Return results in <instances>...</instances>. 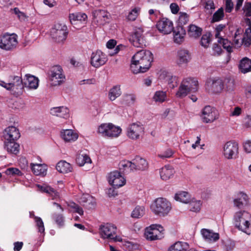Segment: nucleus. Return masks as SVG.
<instances>
[{
    "mask_svg": "<svg viewBox=\"0 0 251 251\" xmlns=\"http://www.w3.org/2000/svg\"><path fill=\"white\" fill-rule=\"evenodd\" d=\"M11 140H5L4 149L10 153L17 154L19 152L20 145L16 141Z\"/></svg>",
    "mask_w": 251,
    "mask_h": 251,
    "instance_id": "23",
    "label": "nucleus"
},
{
    "mask_svg": "<svg viewBox=\"0 0 251 251\" xmlns=\"http://www.w3.org/2000/svg\"><path fill=\"white\" fill-rule=\"evenodd\" d=\"M68 205L73 210L74 212L77 213L80 216L83 215L84 212L82 208L77 204L75 202H71Z\"/></svg>",
    "mask_w": 251,
    "mask_h": 251,
    "instance_id": "55",
    "label": "nucleus"
},
{
    "mask_svg": "<svg viewBox=\"0 0 251 251\" xmlns=\"http://www.w3.org/2000/svg\"><path fill=\"white\" fill-rule=\"evenodd\" d=\"M202 28L194 25L189 26L187 33L190 38L196 39L199 38L202 33Z\"/></svg>",
    "mask_w": 251,
    "mask_h": 251,
    "instance_id": "34",
    "label": "nucleus"
},
{
    "mask_svg": "<svg viewBox=\"0 0 251 251\" xmlns=\"http://www.w3.org/2000/svg\"><path fill=\"white\" fill-rule=\"evenodd\" d=\"M248 196L243 193H240V197L234 200V204L237 207L241 208L244 203H247Z\"/></svg>",
    "mask_w": 251,
    "mask_h": 251,
    "instance_id": "40",
    "label": "nucleus"
},
{
    "mask_svg": "<svg viewBox=\"0 0 251 251\" xmlns=\"http://www.w3.org/2000/svg\"><path fill=\"white\" fill-rule=\"evenodd\" d=\"M233 8V3L231 0H226V12L227 13H230Z\"/></svg>",
    "mask_w": 251,
    "mask_h": 251,
    "instance_id": "64",
    "label": "nucleus"
},
{
    "mask_svg": "<svg viewBox=\"0 0 251 251\" xmlns=\"http://www.w3.org/2000/svg\"><path fill=\"white\" fill-rule=\"evenodd\" d=\"M205 8L207 10H210V13L211 14L212 11L215 9L213 1L212 0H206Z\"/></svg>",
    "mask_w": 251,
    "mask_h": 251,
    "instance_id": "63",
    "label": "nucleus"
},
{
    "mask_svg": "<svg viewBox=\"0 0 251 251\" xmlns=\"http://www.w3.org/2000/svg\"><path fill=\"white\" fill-rule=\"evenodd\" d=\"M5 173L8 176H14L17 175L18 176H21L22 175L21 171L16 168H9L5 171Z\"/></svg>",
    "mask_w": 251,
    "mask_h": 251,
    "instance_id": "53",
    "label": "nucleus"
},
{
    "mask_svg": "<svg viewBox=\"0 0 251 251\" xmlns=\"http://www.w3.org/2000/svg\"><path fill=\"white\" fill-rule=\"evenodd\" d=\"M140 11V8L138 7H135L132 9L128 13L127 18L129 21H133L136 19L139 15Z\"/></svg>",
    "mask_w": 251,
    "mask_h": 251,
    "instance_id": "50",
    "label": "nucleus"
},
{
    "mask_svg": "<svg viewBox=\"0 0 251 251\" xmlns=\"http://www.w3.org/2000/svg\"><path fill=\"white\" fill-rule=\"evenodd\" d=\"M245 21L248 27L245 30L244 36L251 38V20L249 18H246Z\"/></svg>",
    "mask_w": 251,
    "mask_h": 251,
    "instance_id": "60",
    "label": "nucleus"
},
{
    "mask_svg": "<svg viewBox=\"0 0 251 251\" xmlns=\"http://www.w3.org/2000/svg\"><path fill=\"white\" fill-rule=\"evenodd\" d=\"M116 226L111 224L107 223L101 226L100 228V233L102 238L121 241V238L116 235Z\"/></svg>",
    "mask_w": 251,
    "mask_h": 251,
    "instance_id": "6",
    "label": "nucleus"
},
{
    "mask_svg": "<svg viewBox=\"0 0 251 251\" xmlns=\"http://www.w3.org/2000/svg\"><path fill=\"white\" fill-rule=\"evenodd\" d=\"M175 173L173 167L170 165H166L162 168L160 171L161 178L163 180H167L172 177Z\"/></svg>",
    "mask_w": 251,
    "mask_h": 251,
    "instance_id": "28",
    "label": "nucleus"
},
{
    "mask_svg": "<svg viewBox=\"0 0 251 251\" xmlns=\"http://www.w3.org/2000/svg\"><path fill=\"white\" fill-rule=\"evenodd\" d=\"M225 16L224 9L222 7L219 8L213 15L211 23H214L222 20Z\"/></svg>",
    "mask_w": 251,
    "mask_h": 251,
    "instance_id": "41",
    "label": "nucleus"
},
{
    "mask_svg": "<svg viewBox=\"0 0 251 251\" xmlns=\"http://www.w3.org/2000/svg\"><path fill=\"white\" fill-rule=\"evenodd\" d=\"M243 10L245 12V16L247 17L251 16V2H246L244 5Z\"/></svg>",
    "mask_w": 251,
    "mask_h": 251,
    "instance_id": "62",
    "label": "nucleus"
},
{
    "mask_svg": "<svg viewBox=\"0 0 251 251\" xmlns=\"http://www.w3.org/2000/svg\"><path fill=\"white\" fill-rule=\"evenodd\" d=\"M189 248L188 243L178 241L171 246L169 251H186Z\"/></svg>",
    "mask_w": 251,
    "mask_h": 251,
    "instance_id": "37",
    "label": "nucleus"
},
{
    "mask_svg": "<svg viewBox=\"0 0 251 251\" xmlns=\"http://www.w3.org/2000/svg\"><path fill=\"white\" fill-rule=\"evenodd\" d=\"M132 161L134 171H144L148 168L147 160L139 156H136Z\"/></svg>",
    "mask_w": 251,
    "mask_h": 251,
    "instance_id": "20",
    "label": "nucleus"
},
{
    "mask_svg": "<svg viewBox=\"0 0 251 251\" xmlns=\"http://www.w3.org/2000/svg\"><path fill=\"white\" fill-rule=\"evenodd\" d=\"M224 88L225 87L227 91H233L234 88V81L229 77L225 78L223 80Z\"/></svg>",
    "mask_w": 251,
    "mask_h": 251,
    "instance_id": "46",
    "label": "nucleus"
},
{
    "mask_svg": "<svg viewBox=\"0 0 251 251\" xmlns=\"http://www.w3.org/2000/svg\"><path fill=\"white\" fill-rule=\"evenodd\" d=\"M18 43L15 37L9 35H3L0 42V48L5 50H11L16 47Z\"/></svg>",
    "mask_w": 251,
    "mask_h": 251,
    "instance_id": "16",
    "label": "nucleus"
},
{
    "mask_svg": "<svg viewBox=\"0 0 251 251\" xmlns=\"http://www.w3.org/2000/svg\"><path fill=\"white\" fill-rule=\"evenodd\" d=\"M75 161L80 166H83L85 163H91V159L89 156L82 151L77 155Z\"/></svg>",
    "mask_w": 251,
    "mask_h": 251,
    "instance_id": "35",
    "label": "nucleus"
},
{
    "mask_svg": "<svg viewBox=\"0 0 251 251\" xmlns=\"http://www.w3.org/2000/svg\"><path fill=\"white\" fill-rule=\"evenodd\" d=\"M226 25H224V24H219V25H218L215 29V38H219L220 37H221V36H220V33L221 31H222L223 30V29L226 28Z\"/></svg>",
    "mask_w": 251,
    "mask_h": 251,
    "instance_id": "61",
    "label": "nucleus"
},
{
    "mask_svg": "<svg viewBox=\"0 0 251 251\" xmlns=\"http://www.w3.org/2000/svg\"><path fill=\"white\" fill-rule=\"evenodd\" d=\"M202 113L203 122L206 123H212L219 118L218 111L209 105L204 107Z\"/></svg>",
    "mask_w": 251,
    "mask_h": 251,
    "instance_id": "14",
    "label": "nucleus"
},
{
    "mask_svg": "<svg viewBox=\"0 0 251 251\" xmlns=\"http://www.w3.org/2000/svg\"><path fill=\"white\" fill-rule=\"evenodd\" d=\"M50 114L63 118H67L69 116V110L67 107L59 106L52 108Z\"/></svg>",
    "mask_w": 251,
    "mask_h": 251,
    "instance_id": "25",
    "label": "nucleus"
},
{
    "mask_svg": "<svg viewBox=\"0 0 251 251\" xmlns=\"http://www.w3.org/2000/svg\"><path fill=\"white\" fill-rule=\"evenodd\" d=\"M243 31V29L241 27L236 29L233 37V42L235 45H238L239 44V41L241 39V35Z\"/></svg>",
    "mask_w": 251,
    "mask_h": 251,
    "instance_id": "56",
    "label": "nucleus"
},
{
    "mask_svg": "<svg viewBox=\"0 0 251 251\" xmlns=\"http://www.w3.org/2000/svg\"><path fill=\"white\" fill-rule=\"evenodd\" d=\"M206 86L208 92L214 94L220 93L224 89L223 80L219 77L209 79Z\"/></svg>",
    "mask_w": 251,
    "mask_h": 251,
    "instance_id": "9",
    "label": "nucleus"
},
{
    "mask_svg": "<svg viewBox=\"0 0 251 251\" xmlns=\"http://www.w3.org/2000/svg\"><path fill=\"white\" fill-rule=\"evenodd\" d=\"M174 33L175 42L180 44L184 40V35L186 34L185 29L181 26H177L175 30H173Z\"/></svg>",
    "mask_w": 251,
    "mask_h": 251,
    "instance_id": "31",
    "label": "nucleus"
},
{
    "mask_svg": "<svg viewBox=\"0 0 251 251\" xmlns=\"http://www.w3.org/2000/svg\"><path fill=\"white\" fill-rule=\"evenodd\" d=\"M56 170L61 173H67L72 171L71 165L65 161H59L56 166Z\"/></svg>",
    "mask_w": 251,
    "mask_h": 251,
    "instance_id": "36",
    "label": "nucleus"
},
{
    "mask_svg": "<svg viewBox=\"0 0 251 251\" xmlns=\"http://www.w3.org/2000/svg\"><path fill=\"white\" fill-rule=\"evenodd\" d=\"M126 179L120 172L116 171L110 173L108 176L109 184L115 188H118L126 184Z\"/></svg>",
    "mask_w": 251,
    "mask_h": 251,
    "instance_id": "15",
    "label": "nucleus"
},
{
    "mask_svg": "<svg viewBox=\"0 0 251 251\" xmlns=\"http://www.w3.org/2000/svg\"><path fill=\"white\" fill-rule=\"evenodd\" d=\"M185 86H186L184 84L181 83L178 90L176 93V95L177 98H183L186 96L188 93L191 92Z\"/></svg>",
    "mask_w": 251,
    "mask_h": 251,
    "instance_id": "44",
    "label": "nucleus"
},
{
    "mask_svg": "<svg viewBox=\"0 0 251 251\" xmlns=\"http://www.w3.org/2000/svg\"><path fill=\"white\" fill-rule=\"evenodd\" d=\"M119 169L121 172L124 174H128L134 171L132 161L122 160L119 163Z\"/></svg>",
    "mask_w": 251,
    "mask_h": 251,
    "instance_id": "33",
    "label": "nucleus"
},
{
    "mask_svg": "<svg viewBox=\"0 0 251 251\" xmlns=\"http://www.w3.org/2000/svg\"><path fill=\"white\" fill-rule=\"evenodd\" d=\"M30 166L32 172L35 175L44 176L46 175L47 166L46 165L31 163Z\"/></svg>",
    "mask_w": 251,
    "mask_h": 251,
    "instance_id": "29",
    "label": "nucleus"
},
{
    "mask_svg": "<svg viewBox=\"0 0 251 251\" xmlns=\"http://www.w3.org/2000/svg\"><path fill=\"white\" fill-rule=\"evenodd\" d=\"M108 59L105 53L100 50L93 52L90 59L91 65L96 68L104 65L107 61Z\"/></svg>",
    "mask_w": 251,
    "mask_h": 251,
    "instance_id": "11",
    "label": "nucleus"
},
{
    "mask_svg": "<svg viewBox=\"0 0 251 251\" xmlns=\"http://www.w3.org/2000/svg\"><path fill=\"white\" fill-rule=\"evenodd\" d=\"M143 30L141 28L135 29L130 36V42L135 47L143 48L146 46V41L143 35Z\"/></svg>",
    "mask_w": 251,
    "mask_h": 251,
    "instance_id": "12",
    "label": "nucleus"
},
{
    "mask_svg": "<svg viewBox=\"0 0 251 251\" xmlns=\"http://www.w3.org/2000/svg\"><path fill=\"white\" fill-rule=\"evenodd\" d=\"M144 127L140 123H132L127 129V136L132 140H137L144 134Z\"/></svg>",
    "mask_w": 251,
    "mask_h": 251,
    "instance_id": "10",
    "label": "nucleus"
},
{
    "mask_svg": "<svg viewBox=\"0 0 251 251\" xmlns=\"http://www.w3.org/2000/svg\"><path fill=\"white\" fill-rule=\"evenodd\" d=\"M43 191L45 193L51 195L54 198H56L59 196L58 193L56 192L55 189H54L53 188L50 187V186H46L44 187Z\"/></svg>",
    "mask_w": 251,
    "mask_h": 251,
    "instance_id": "59",
    "label": "nucleus"
},
{
    "mask_svg": "<svg viewBox=\"0 0 251 251\" xmlns=\"http://www.w3.org/2000/svg\"><path fill=\"white\" fill-rule=\"evenodd\" d=\"M166 98L167 94L166 92L157 91L155 93L153 97V100L156 102L162 103L166 100Z\"/></svg>",
    "mask_w": 251,
    "mask_h": 251,
    "instance_id": "42",
    "label": "nucleus"
},
{
    "mask_svg": "<svg viewBox=\"0 0 251 251\" xmlns=\"http://www.w3.org/2000/svg\"><path fill=\"white\" fill-rule=\"evenodd\" d=\"M61 136L65 142L75 141L78 138L77 134L71 129H66L61 131Z\"/></svg>",
    "mask_w": 251,
    "mask_h": 251,
    "instance_id": "32",
    "label": "nucleus"
},
{
    "mask_svg": "<svg viewBox=\"0 0 251 251\" xmlns=\"http://www.w3.org/2000/svg\"><path fill=\"white\" fill-rule=\"evenodd\" d=\"M175 199L177 201L187 203L190 202V195L188 193L183 191L175 195Z\"/></svg>",
    "mask_w": 251,
    "mask_h": 251,
    "instance_id": "39",
    "label": "nucleus"
},
{
    "mask_svg": "<svg viewBox=\"0 0 251 251\" xmlns=\"http://www.w3.org/2000/svg\"><path fill=\"white\" fill-rule=\"evenodd\" d=\"M189 16L186 13L180 12L178 26L183 27V25H186L189 21Z\"/></svg>",
    "mask_w": 251,
    "mask_h": 251,
    "instance_id": "49",
    "label": "nucleus"
},
{
    "mask_svg": "<svg viewBox=\"0 0 251 251\" xmlns=\"http://www.w3.org/2000/svg\"><path fill=\"white\" fill-rule=\"evenodd\" d=\"M13 80L14 82H12L10 91L17 95L22 94L23 92L24 86L23 80L21 77L18 76H15Z\"/></svg>",
    "mask_w": 251,
    "mask_h": 251,
    "instance_id": "19",
    "label": "nucleus"
},
{
    "mask_svg": "<svg viewBox=\"0 0 251 251\" xmlns=\"http://www.w3.org/2000/svg\"><path fill=\"white\" fill-rule=\"evenodd\" d=\"M52 217L59 227H61L64 226L65 220L62 214L54 213L52 214Z\"/></svg>",
    "mask_w": 251,
    "mask_h": 251,
    "instance_id": "47",
    "label": "nucleus"
},
{
    "mask_svg": "<svg viewBox=\"0 0 251 251\" xmlns=\"http://www.w3.org/2000/svg\"><path fill=\"white\" fill-rule=\"evenodd\" d=\"M158 30L164 34H168L174 30L173 24L167 18H163L156 25Z\"/></svg>",
    "mask_w": 251,
    "mask_h": 251,
    "instance_id": "17",
    "label": "nucleus"
},
{
    "mask_svg": "<svg viewBox=\"0 0 251 251\" xmlns=\"http://www.w3.org/2000/svg\"><path fill=\"white\" fill-rule=\"evenodd\" d=\"M68 33L67 26L60 23L55 24L50 31L52 38L57 42H63L65 40Z\"/></svg>",
    "mask_w": 251,
    "mask_h": 251,
    "instance_id": "7",
    "label": "nucleus"
},
{
    "mask_svg": "<svg viewBox=\"0 0 251 251\" xmlns=\"http://www.w3.org/2000/svg\"><path fill=\"white\" fill-rule=\"evenodd\" d=\"M211 41L210 33L203 34L201 38V45L205 48H207Z\"/></svg>",
    "mask_w": 251,
    "mask_h": 251,
    "instance_id": "54",
    "label": "nucleus"
},
{
    "mask_svg": "<svg viewBox=\"0 0 251 251\" xmlns=\"http://www.w3.org/2000/svg\"><path fill=\"white\" fill-rule=\"evenodd\" d=\"M218 42L220 44H222L223 48L227 50L229 52H231L232 50V47L230 45V42L226 39H225L221 37L218 38Z\"/></svg>",
    "mask_w": 251,
    "mask_h": 251,
    "instance_id": "48",
    "label": "nucleus"
},
{
    "mask_svg": "<svg viewBox=\"0 0 251 251\" xmlns=\"http://www.w3.org/2000/svg\"><path fill=\"white\" fill-rule=\"evenodd\" d=\"M164 230L160 225H152L145 229V236L150 241L160 240L164 237Z\"/></svg>",
    "mask_w": 251,
    "mask_h": 251,
    "instance_id": "4",
    "label": "nucleus"
},
{
    "mask_svg": "<svg viewBox=\"0 0 251 251\" xmlns=\"http://www.w3.org/2000/svg\"><path fill=\"white\" fill-rule=\"evenodd\" d=\"M25 78H24L23 82L25 86L28 87L29 89H36L39 85V79L34 75L26 74L25 75Z\"/></svg>",
    "mask_w": 251,
    "mask_h": 251,
    "instance_id": "22",
    "label": "nucleus"
},
{
    "mask_svg": "<svg viewBox=\"0 0 251 251\" xmlns=\"http://www.w3.org/2000/svg\"><path fill=\"white\" fill-rule=\"evenodd\" d=\"M145 214V208L143 206H137L131 213V217L134 218H140Z\"/></svg>",
    "mask_w": 251,
    "mask_h": 251,
    "instance_id": "45",
    "label": "nucleus"
},
{
    "mask_svg": "<svg viewBox=\"0 0 251 251\" xmlns=\"http://www.w3.org/2000/svg\"><path fill=\"white\" fill-rule=\"evenodd\" d=\"M201 232L204 238L208 242H216L220 238L219 233L213 232L209 229H202Z\"/></svg>",
    "mask_w": 251,
    "mask_h": 251,
    "instance_id": "30",
    "label": "nucleus"
},
{
    "mask_svg": "<svg viewBox=\"0 0 251 251\" xmlns=\"http://www.w3.org/2000/svg\"><path fill=\"white\" fill-rule=\"evenodd\" d=\"M95 17L98 20L106 22L108 19V13L104 10L98 9L94 13Z\"/></svg>",
    "mask_w": 251,
    "mask_h": 251,
    "instance_id": "43",
    "label": "nucleus"
},
{
    "mask_svg": "<svg viewBox=\"0 0 251 251\" xmlns=\"http://www.w3.org/2000/svg\"><path fill=\"white\" fill-rule=\"evenodd\" d=\"M135 100L136 97L134 94H126L124 96V100L128 105L133 104Z\"/></svg>",
    "mask_w": 251,
    "mask_h": 251,
    "instance_id": "57",
    "label": "nucleus"
},
{
    "mask_svg": "<svg viewBox=\"0 0 251 251\" xmlns=\"http://www.w3.org/2000/svg\"><path fill=\"white\" fill-rule=\"evenodd\" d=\"M153 54L149 50H141L132 57L130 68L134 74L145 73L151 67Z\"/></svg>",
    "mask_w": 251,
    "mask_h": 251,
    "instance_id": "1",
    "label": "nucleus"
},
{
    "mask_svg": "<svg viewBox=\"0 0 251 251\" xmlns=\"http://www.w3.org/2000/svg\"><path fill=\"white\" fill-rule=\"evenodd\" d=\"M238 153V145L237 143L229 141L226 143L224 147V155L226 158H235Z\"/></svg>",
    "mask_w": 251,
    "mask_h": 251,
    "instance_id": "13",
    "label": "nucleus"
},
{
    "mask_svg": "<svg viewBox=\"0 0 251 251\" xmlns=\"http://www.w3.org/2000/svg\"><path fill=\"white\" fill-rule=\"evenodd\" d=\"M151 209L155 215L160 217L167 216L172 209L171 204L166 199L157 198L151 204Z\"/></svg>",
    "mask_w": 251,
    "mask_h": 251,
    "instance_id": "3",
    "label": "nucleus"
},
{
    "mask_svg": "<svg viewBox=\"0 0 251 251\" xmlns=\"http://www.w3.org/2000/svg\"><path fill=\"white\" fill-rule=\"evenodd\" d=\"M239 71L243 74H246L251 72V59L248 57L242 59L238 65Z\"/></svg>",
    "mask_w": 251,
    "mask_h": 251,
    "instance_id": "26",
    "label": "nucleus"
},
{
    "mask_svg": "<svg viewBox=\"0 0 251 251\" xmlns=\"http://www.w3.org/2000/svg\"><path fill=\"white\" fill-rule=\"evenodd\" d=\"M178 77L176 76H171L168 80V84L170 88H174L178 85Z\"/></svg>",
    "mask_w": 251,
    "mask_h": 251,
    "instance_id": "58",
    "label": "nucleus"
},
{
    "mask_svg": "<svg viewBox=\"0 0 251 251\" xmlns=\"http://www.w3.org/2000/svg\"><path fill=\"white\" fill-rule=\"evenodd\" d=\"M35 221L36 223V226L37 227L38 232L41 233H44L45 227L44 223L40 217L35 216L34 217Z\"/></svg>",
    "mask_w": 251,
    "mask_h": 251,
    "instance_id": "52",
    "label": "nucleus"
},
{
    "mask_svg": "<svg viewBox=\"0 0 251 251\" xmlns=\"http://www.w3.org/2000/svg\"><path fill=\"white\" fill-rule=\"evenodd\" d=\"M181 83L184 84L191 92H195L198 89V81L196 78L190 77L184 78Z\"/></svg>",
    "mask_w": 251,
    "mask_h": 251,
    "instance_id": "21",
    "label": "nucleus"
},
{
    "mask_svg": "<svg viewBox=\"0 0 251 251\" xmlns=\"http://www.w3.org/2000/svg\"><path fill=\"white\" fill-rule=\"evenodd\" d=\"M63 70L60 66H53L49 72L50 79L52 86L60 85L65 79V76L62 73Z\"/></svg>",
    "mask_w": 251,
    "mask_h": 251,
    "instance_id": "8",
    "label": "nucleus"
},
{
    "mask_svg": "<svg viewBox=\"0 0 251 251\" xmlns=\"http://www.w3.org/2000/svg\"><path fill=\"white\" fill-rule=\"evenodd\" d=\"M122 132L119 126H115L112 123L101 124L98 128V132L104 136L117 137Z\"/></svg>",
    "mask_w": 251,
    "mask_h": 251,
    "instance_id": "5",
    "label": "nucleus"
},
{
    "mask_svg": "<svg viewBox=\"0 0 251 251\" xmlns=\"http://www.w3.org/2000/svg\"><path fill=\"white\" fill-rule=\"evenodd\" d=\"M178 64H187L191 59V55L187 50L181 49L177 52Z\"/></svg>",
    "mask_w": 251,
    "mask_h": 251,
    "instance_id": "27",
    "label": "nucleus"
},
{
    "mask_svg": "<svg viewBox=\"0 0 251 251\" xmlns=\"http://www.w3.org/2000/svg\"><path fill=\"white\" fill-rule=\"evenodd\" d=\"M122 94L120 85L114 86L109 90L108 96L111 101L114 100L116 98L120 96Z\"/></svg>",
    "mask_w": 251,
    "mask_h": 251,
    "instance_id": "38",
    "label": "nucleus"
},
{
    "mask_svg": "<svg viewBox=\"0 0 251 251\" xmlns=\"http://www.w3.org/2000/svg\"><path fill=\"white\" fill-rule=\"evenodd\" d=\"M201 201H191L189 203V209L191 211L199 212L201 209Z\"/></svg>",
    "mask_w": 251,
    "mask_h": 251,
    "instance_id": "51",
    "label": "nucleus"
},
{
    "mask_svg": "<svg viewBox=\"0 0 251 251\" xmlns=\"http://www.w3.org/2000/svg\"><path fill=\"white\" fill-rule=\"evenodd\" d=\"M235 226L239 230L250 234L251 230V214L246 211H240L235 213L234 217Z\"/></svg>",
    "mask_w": 251,
    "mask_h": 251,
    "instance_id": "2",
    "label": "nucleus"
},
{
    "mask_svg": "<svg viewBox=\"0 0 251 251\" xmlns=\"http://www.w3.org/2000/svg\"><path fill=\"white\" fill-rule=\"evenodd\" d=\"M69 17L70 23L72 25L85 22L87 19L86 14L79 12L70 14Z\"/></svg>",
    "mask_w": 251,
    "mask_h": 251,
    "instance_id": "24",
    "label": "nucleus"
},
{
    "mask_svg": "<svg viewBox=\"0 0 251 251\" xmlns=\"http://www.w3.org/2000/svg\"><path fill=\"white\" fill-rule=\"evenodd\" d=\"M3 133L5 140H17L21 136L19 129L14 126H9L6 127Z\"/></svg>",
    "mask_w": 251,
    "mask_h": 251,
    "instance_id": "18",
    "label": "nucleus"
}]
</instances>
